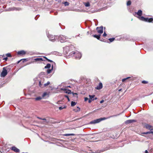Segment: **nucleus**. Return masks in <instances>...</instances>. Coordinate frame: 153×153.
Listing matches in <instances>:
<instances>
[{
  "mask_svg": "<svg viewBox=\"0 0 153 153\" xmlns=\"http://www.w3.org/2000/svg\"><path fill=\"white\" fill-rule=\"evenodd\" d=\"M69 56H74L76 59H79L81 58L82 55L81 53L78 51H72L69 53Z\"/></svg>",
  "mask_w": 153,
  "mask_h": 153,
  "instance_id": "obj_1",
  "label": "nucleus"
},
{
  "mask_svg": "<svg viewBox=\"0 0 153 153\" xmlns=\"http://www.w3.org/2000/svg\"><path fill=\"white\" fill-rule=\"evenodd\" d=\"M107 118L105 117L102 118L98 119H97L91 121L90 122V124H95L98 123L100 122L101 121L106 120Z\"/></svg>",
  "mask_w": 153,
  "mask_h": 153,
  "instance_id": "obj_2",
  "label": "nucleus"
},
{
  "mask_svg": "<svg viewBox=\"0 0 153 153\" xmlns=\"http://www.w3.org/2000/svg\"><path fill=\"white\" fill-rule=\"evenodd\" d=\"M139 18L140 20L146 22H151L153 21V19L152 18H145L143 16L139 17Z\"/></svg>",
  "mask_w": 153,
  "mask_h": 153,
  "instance_id": "obj_3",
  "label": "nucleus"
},
{
  "mask_svg": "<svg viewBox=\"0 0 153 153\" xmlns=\"http://www.w3.org/2000/svg\"><path fill=\"white\" fill-rule=\"evenodd\" d=\"M47 35L49 40L51 41L54 42L57 38V36H53V35L47 34Z\"/></svg>",
  "mask_w": 153,
  "mask_h": 153,
  "instance_id": "obj_4",
  "label": "nucleus"
},
{
  "mask_svg": "<svg viewBox=\"0 0 153 153\" xmlns=\"http://www.w3.org/2000/svg\"><path fill=\"white\" fill-rule=\"evenodd\" d=\"M7 74V70L6 67H4L3 70L1 73L0 76L1 77H4Z\"/></svg>",
  "mask_w": 153,
  "mask_h": 153,
  "instance_id": "obj_5",
  "label": "nucleus"
},
{
  "mask_svg": "<svg viewBox=\"0 0 153 153\" xmlns=\"http://www.w3.org/2000/svg\"><path fill=\"white\" fill-rule=\"evenodd\" d=\"M68 39V38L67 37L62 35H60L58 37V40L60 41L61 42H65L66 39Z\"/></svg>",
  "mask_w": 153,
  "mask_h": 153,
  "instance_id": "obj_6",
  "label": "nucleus"
},
{
  "mask_svg": "<svg viewBox=\"0 0 153 153\" xmlns=\"http://www.w3.org/2000/svg\"><path fill=\"white\" fill-rule=\"evenodd\" d=\"M70 47L67 46L64 47L63 48L64 52L65 53V54H66L67 55H68V56H69V53H68L70 51Z\"/></svg>",
  "mask_w": 153,
  "mask_h": 153,
  "instance_id": "obj_7",
  "label": "nucleus"
},
{
  "mask_svg": "<svg viewBox=\"0 0 153 153\" xmlns=\"http://www.w3.org/2000/svg\"><path fill=\"white\" fill-rule=\"evenodd\" d=\"M22 10V9L19 7H14L9 8L7 10L8 11H11L13 10L20 11Z\"/></svg>",
  "mask_w": 153,
  "mask_h": 153,
  "instance_id": "obj_8",
  "label": "nucleus"
},
{
  "mask_svg": "<svg viewBox=\"0 0 153 153\" xmlns=\"http://www.w3.org/2000/svg\"><path fill=\"white\" fill-rule=\"evenodd\" d=\"M35 62L37 63H39L43 61H45V59L43 58V57L42 58H36L34 59Z\"/></svg>",
  "mask_w": 153,
  "mask_h": 153,
  "instance_id": "obj_9",
  "label": "nucleus"
},
{
  "mask_svg": "<svg viewBox=\"0 0 153 153\" xmlns=\"http://www.w3.org/2000/svg\"><path fill=\"white\" fill-rule=\"evenodd\" d=\"M145 127L146 129L150 131L153 130V126H151L149 124H145Z\"/></svg>",
  "mask_w": 153,
  "mask_h": 153,
  "instance_id": "obj_10",
  "label": "nucleus"
},
{
  "mask_svg": "<svg viewBox=\"0 0 153 153\" xmlns=\"http://www.w3.org/2000/svg\"><path fill=\"white\" fill-rule=\"evenodd\" d=\"M97 30L98 33L100 34L102 33L103 32V27L101 26L99 27H97Z\"/></svg>",
  "mask_w": 153,
  "mask_h": 153,
  "instance_id": "obj_11",
  "label": "nucleus"
},
{
  "mask_svg": "<svg viewBox=\"0 0 153 153\" xmlns=\"http://www.w3.org/2000/svg\"><path fill=\"white\" fill-rule=\"evenodd\" d=\"M136 121V120H126L125 123L126 124H129Z\"/></svg>",
  "mask_w": 153,
  "mask_h": 153,
  "instance_id": "obj_12",
  "label": "nucleus"
},
{
  "mask_svg": "<svg viewBox=\"0 0 153 153\" xmlns=\"http://www.w3.org/2000/svg\"><path fill=\"white\" fill-rule=\"evenodd\" d=\"M17 54L19 55H24L26 54V52L24 50H22L17 52Z\"/></svg>",
  "mask_w": 153,
  "mask_h": 153,
  "instance_id": "obj_13",
  "label": "nucleus"
},
{
  "mask_svg": "<svg viewBox=\"0 0 153 153\" xmlns=\"http://www.w3.org/2000/svg\"><path fill=\"white\" fill-rule=\"evenodd\" d=\"M12 150L16 152H19V150L15 146H13L11 148Z\"/></svg>",
  "mask_w": 153,
  "mask_h": 153,
  "instance_id": "obj_14",
  "label": "nucleus"
},
{
  "mask_svg": "<svg viewBox=\"0 0 153 153\" xmlns=\"http://www.w3.org/2000/svg\"><path fill=\"white\" fill-rule=\"evenodd\" d=\"M102 87V83L100 82L99 85L96 88L97 89L99 90L101 89Z\"/></svg>",
  "mask_w": 153,
  "mask_h": 153,
  "instance_id": "obj_15",
  "label": "nucleus"
},
{
  "mask_svg": "<svg viewBox=\"0 0 153 153\" xmlns=\"http://www.w3.org/2000/svg\"><path fill=\"white\" fill-rule=\"evenodd\" d=\"M135 14L139 16H141L142 14V11L141 10H139L137 13H135Z\"/></svg>",
  "mask_w": 153,
  "mask_h": 153,
  "instance_id": "obj_16",
  "label": "nucleus"
},
{
  "mask_svg": "<svg viewBox=\"0 0 153 153\" xmlns=\"http://www.w3.org/2000/svg\"><path fill=\"white\" fill-rule=\"evenodd\" d=\"M89 97H90V99L92 100H94V99L96 100L97 99L96 98L94 99V98L95 97V96L94 95H89Z\"/></svg>",
  "mask_w": 153,
  "mask_h": 153,
  "instance_id": "obj_17",
  "label": "nucleus"
},
{
  "mask_svg": "<svg viewBox=\"0 0 153 153\" xmlns=\"http://www.w3.org/2000/svg\"><path fill=\"white\" fill-rule=\"evenodd\" d=\"M93 36L95 38H97L99 40L100 38V35H93Z\"/></svg>",
  "mask_w": 153,
  "mask_h": 153,
  "instance_id": "obj_18",
  "label": "nucleus"
},
{
  "mask_svg": "<svg viewBox=\"0 0 153 153\" xmlns=\"http://www.w3.org/2000/svg\"><path fill=\"white\" fill-rule=\"evenodd\" d=\"M84 4L85 5V6L86 7H88L90 6V4L89 2H85L84 3Z\"/></svg>",
  "mask_w": 153,
  "mask_h": 153,
  "instance_id": "obj_19",
  "label": "nucleus"
},
{
  "mask_svg": "<svg viewBox=\"0 0 153 153\" xmlns=\"http://www.w3.org/2000/svg\"><path fill=\"white\" fill-rule=\"evenodd\" d=\"M51 65L50 64H47L45 66V68H49L51 67Z\"/></svg>",
  "mask_w": 153,
  "mask_h": 153,
  "instance_id": "obj_20",
  "label": "nucleus"
},
{
  "mask_svg": "<svg viewBox=\"0 0 153 153\" xmlns=\"http://www.w3.org/2000/svg\"><path fill=\"white\" fill-rule=\"evenodd\" d=\"M80 108L78 107H77L76 108L73 110L75 112H78L80 111Z\"/></svg>",
  "mask_w": 153,
  "mask_h": 153,
  "instance_id": "obj_21",
  "label": "nucleus"
},
{
  "mask_svg": "<svg viewBox=\"0 0 153 153\" xmlns=\"http://www.w3.org/2000/svg\"><path fill=\"white\" fill-rule=\"evenodd\" d=\"M42 79L41 81L39 82V85L40 87H42V86L43 85V82L42 81Z\"/></svg>",
  "mask_w": 153,
  "mask_h": 153,
  "instance_id": "obj_22",
  "label": "nucleus"
},
{
  "mask_svg": "<svg viewBox=\"0 0 153 153\" xmlns=\"http://www.w3.org/2000/svg\"><path fill=\"white\" fill-rule=\"evenodd\" d=\"M43 58H44V59H45V60H47V61H48V62H53V61L51 60H50L48 59L46 57H45V56H44L43 57Z\"/></svg>",
  "mask_w": 153,
  "mask_h": 153,
  "instance_id": "obj_23",
  "label": "nucleus"
},
{
  "mask_svg": "<svg viewBox=\"0 0 153 153\" xmlns=\"http://www.w3.org/2000/svg\"><path fill=\"white\" fill-rule=\"evenodd\" d=\"M131 77H127L126 78H124V79H122V81L123 82H125L126 80H127L129 79H130L131 78Z\"/></svg>",
  "mask_w": 153,
  "mask_h": 153,
  "instance_id": "obj_24",
  "label": "nucleus"
},
{
  "mask_svg": "<svg viewBox=\"0 0 153 153\" xmlns=\"http://www.w3.org/2000/svg\"><path fill=\"white\" fill-rule=\"evenodd\" d=\"M74 135L75 134H64V135L65 136H74Z\"/></svg>",
  "mask_w": 153,
  "mask_h": 153,
  "instance_id": "obj_25",
  "label": "nucleus"
},
{
  "mask_svg": "<svg viewBox=\"0 0 153 153\" xmlns=\"http://www.w3.org/2000/svg\"><path fill=\"white\" fill-rule=\"evenodd\" d=\"M53 68H51V69H48L47 70V73L48 74H50L51 72V71L53 70Z\"/></svg>",
  "mask_w": 153,
  "mask_h": 153,
  "instance_id": "obj_26",
  "label": "nucleus"
},
{
  "mask_svg": "<svg viewBox=\"0 0 153 153\" xmlns=\"http://www.w3.org/2000/svg\"><path fill=\"white\" fill-rule=\"evenodd\" d=\"M42 99V97H41L40 96L37 97L35 98V100H36L38 101L39 100Z\"/></svg>",
  "mask_w": 153,
  "mask_h": 153,
  "instance_id": "obj_27",
  "label": "nucleus"
},
{
  "mask_svg": "<svg viewBox=\"0 0 153 153\" xmlns=\"http://www.w3.org/2000/svg\"><path fill=\"white\" fill-rule=\"evenodd\" d=\"M76 104V103L75 102L72 101L71 103V105L72 106H74Z\"/></svg>",
  "mask_w": 153,
  "mask_h": 153,
  "instance_id": "obj_28",
  "label": "nucleus"
},
{
  "mask_svg": "<svg viewBox=\"0 0 153 153\" xmlns=\"http://www.w3.org/2000/svg\"><path fill=\"white\" fill-rule=\"evenodd\" d=\"M63 4H64L65 6H68L69 5V3L67 1H65L64 2H63Z\"/></svg>",
  "mask_w": 153,
  "mask_h": 153,
  "instance_id": "obj_29",
  "label": "nucleus"
},
{
  "mask_svg": "<svg viewBox=\"0 0 153 153\" xmlns=\"http://www.w3.org/2000/svg\"><path fill=\"white\" fill-rule=\"evenodd\" d=\"M115 39V38H109L108 39V40L110 41V42H112Z\"/></svg>",
  "mask_w": 153,
  "mask_h": 153,
  "instance_id": "obj_30",
  "label": "nucleus"
},
{
  "mask_svg": "<svg viewBox=\"0 0 153 153\" xmlns=\"http://www.w3.org/2000/svg\"><path fill=\"white\" fill-rule=\"evenodd\" d=\"M131 4V2L130 1H128L127 2V6H129Z\"/></svg>",
  "mask_w": 153,
  "mask_h": 153,
  "instance_id": "obj_31",
  "label": "nucleus"
},
{
  "mask_svg": "<svg viewBox=\"0 0 153 153\" xmlns=\"http://www.w3.org/2000/svg\"><path fill=\"white\" fill-rule=\"evenodd\" d=\"M50 84V82L49 81H48L47 83L44 84V86L45 87Z\"/></svg>",
  "mask_w": 153,
  "mask_h": 153,
  "instance_id": "obj_32",
  "label": "nucleus"
},
{
  "mask_svg": "<svg viewBox=\"0 0 153 153\" xmlns=\"http://www.w3.org/2000/svg\"><path fill=\"white\" fill-rule=\"evenodd\" d=\"M47 95L46 92H44L42 95V97L43 98Z\"/></svg>",
  "mask_w": 153,
  "mask_h": 153,
  "instance_id": "obj_33",
  "label": "nucleus"
},
{
  "mask_svg": "<svg viewBox=\"0 0 153 153\" xmlns=\"http://www.w3.org/2000/svg\"><path fill=\"white\" fill-rule=\"evenodd\" d=\"M52 62V68H53L54 66H55V63L53 62Z\"/></svg>",
  "mask_w": 153,
  "mask_h": 153,
  "instance_id": "obj_34",
  "label": "nucleus"
},
{
  "mask_svg": "<svg viewBox=\"0 0 153 153\" xmlns=\"http://www.w3.org/2000/svg\"><path fill=\"white\" fill-rule=\"evenodd\" d=\"M6 56L8 57H11V55L10 53H7L6 54Z\"/></svg>",
  "mask_w": 153,
  "mask_h": 153,
  "instance_id": "obj_35",
  "label": "nucleus"
},
{
  "mask_svg": "<svg viewBox=\"0 0 153 153\" xmlns=\"http://www.w3.org/2000/svg\"><path fill=\"white\" fill-rule=\"evenodd\" d=\"M66 108L65 107H62V106H61V107H59V110H62V109H63V108Z\"/></svg>",
  "mask_w": 153,
  "mask_h": 153,
  "instance_id": "obj_36",
  "label": "nucleus"
},
{
  "mask_svg": "<svg viewBox=\"0 0 153 153\" xmlns=\"http://www.w3.org/2000/svg\"><path fill=\"white\" fill-rule=\"evenodd\" d=\"M148 82L147 81L143 80L142 82V83L143 84H146Z\"/></svg>",
  "mask_w": 153,
  "mask_h": 153,
  "instance_id": "obj_37",
  "label": "nucleus"
},
{
  "mask_svg": "<svg viewBox=\"0 0 153 153\" xmlns=\"http://www.w3.org/2000/svg\"><path fill=\"white\" fill-rule=\"evenodd\" d=\"M66 92L68 93V94H71V91L70 90H68Z\"/></svg>",
  "mask_w": 153,
  "mask_h": 153,
  "instance_id": "obj_38",
  "label": "nucleus"
},
{
  "mask_svg": "<svg viewBox=\"0 0 153 153\" xmlns=\"http://www.w3.org/2000/svg\"><path fill=\"white\" fill-rule=\"evenodd\" d=\"M65 97L67 98L68 100L69 101H70V99L68 95H65Z\"/></svg>",
  "mask_w": 153,
  "mask_h": 153,
  "instance_id": "obj_39",
  "label": "nucleus"
},
{
  "mask_svg": "<svg viewBox=\"0 0 153 153\" xmlns=\"http://www.w3.org/2000/svg\"><path fill=\"white\" fill-rule=\"evenodd\" d=\"M62 0H55L56 1L58 2L59 3H60L61 2Z\"/></svg>",
  "mask_w": 153,
  "mask_h": 153,
  "instance_id": "obj_40",
  "label": "nucleus"
},
{
  "mask_svg": "<svg viewBox=\"0 0 153 153\" xmlns=\"http://www.w3.org/2000/svg\"><path fill=\"white\" fill-rule=\"evenodd\" d=\"M107 35V34L106 33H105V32H104L103 35V36H106Z\"/></svg>",
  "mask_w": 153,
  "mask_h": 153,
  "instance_id": "obj_41",
  "label": "nucleus"
},
{
  "mask_svg": "<svg viewBox=\"0 0 153 153\" xmlns=\"http://www.w3.org/2000/svg\"><path fill=\"white\" fill-rule=\"evenodd\" d=\"M21 60H23V62H24L26 61V59H21Z\"/></svg>",
  "mask_w": 153,
  "mask_h": 153,
  "instance_id": "obj_42",
  "label": "nucleus"
},
{
  "mask_svg": "<svg viewBox=\"0 0 153 153\" xmlns=\"http://www.w3.org/2000/svg\"><path fill=\"white\" fill-rule=\"evenodd\" d=\"M146 134H151V131H147V132H146Z\"/></svg>",
  "mask_w": 153,
  "mask_h": 153,
  "instance_id": "obj_43",
  "label": "nucleus"
},
{
  "mask_svg": "<svg viewBox=\"0 0 153 153\" xmlns=\"http://www.w3.org/2000/svg\"><path fill=\"white\" fill-rule=\"evenodd\" d=\"M88 100V98L87 97H85V101H86Z\"/></svg>",
  "mask_w": 153,
  "mask_h": 153,
  "instance_id": "obj_44",
  "label": "nucleus"
},
{
  "mask_svg": "<svg viewBox=\"0 0 153 153\" xmlns=\"http://www.w3.org/2000/svg\"><path fill=\"white\" fill-rule=\"evenodd\" d=\"M92 100L91 99L89 98V99L88 100V102L89 103H90L91 101H92Z\"/></svg>",
  "mask_w": 153,
  "mask_h": 153,
  "instance_id": "obj_45",
  "label": "nucleus"
},
{
  "mask_svg": "<svg viewBox=\"0 0 153 153\" xmlns=\"http://www.w3.org/2000/svg\"><path fill=\"white\" fill-rule=\"evenodd\" d=\"M104 101V100H101V101L100 102V103H102Z\"/></svg>",
  "mask_w": 153,
  "mask_h": 153,
  "instance_id": "obj_46",
  "label": "nucleus"
},
{
  "mask_svg": "<svg viewBox=\"0 0 153 153\" xmlns=\"http://www.w3.org/2000/svg\"><path fill=\"white\" fill-rule=\"evenodd\" d=\"M4 59L5 61H6L7 59V57H5V58H4V59Z\"/></svg>",
  "mask_w": 153,
  "mask_h": 153,
  "instance_id": "obj_47",
  "label": "nucleus"
},
{
  "mask_svg": "<svg viewBox=\"0 0 153 153\" xmlns=\"http://www.w3.org/2000/svg\"><path fill=\"white\" fill-rule=\"evenodd\" d=\"M101 151H97L96 153H100Z\"/></svg>",
  "mask_w": 153,
  "mask_h": 153,
  "instance_id": "obj_48",
  "label": "nucleus"
},
{
  "mask_svg": "<svg viewBox=\"0 0 153 153\" xmlns=\"http://www.w3.org/2000/svg\"><path fill=\"white\" fill-rule=\"evenodd\" d=\"M42 120H44L45 121H46V119L45 118L42 119Z\"/></svg>",
  "mask_w": 153,
  "mask_h": 153,
  "instance_id": "obj_49",
  "label": "nucleus"
},
{
  "mask_svg": "<svg viewBox=\"0 0 153 153\" xmlns=\"http://www.w3.org/2000/svg\"><path fill=\"white\" fill-rule=\"evenodd\" d=\"M37 118L39 119H40V120H42V118H41L40 117H37Z\"/></svg>",
  "mask_w": 153,
  "mask_h": 153,
  "instance_id": "obj_50",
  "label": "nucleus"
},
{
  "mask_svg": "<svg viewBox=\"0 0 153 153\" xmlns=\"http://www.w3.org/2000/svg\"><path fill=\"white\" fill-rule=\"evenodd\" d=\"M117 115H114V116H111V117H108V118L110 117H114V116H117Z\"/></svg>",
  "mask_w": 153,
  "mask_h": 153,
  "instance_id": "obj_51",
  "label": "nucleus"
},
{
  "mask_svg": "<svg viewBox=\"0 0 153 153\" xmlns=\"http://www.w3.org/2000/svg\"><path fill=\"white\" fill-rule=\"evenodd\" d=\"M145 153H148V152L147 150H145Z\"/></svg>",
  "mask_w": 153,
  "mask_h": 153,
  "instance_id": "obj_52",
  "label": "nucleus"
},
{
  "mask_svg": "<svg viewBox=\"0 0 153 153\" xmlns=\"http://www.w3.org/2000/svg\"><path fill=\"white\" fill-rule=\"evenodd\" d=\"M21 60H20L17 63H19L21 61Z\"/></svg>",
  "mask_w": 153,
  "mask_h": 153,
  "instance_id": "obj_53",
  "label": "nucleus"
},
{
  "mask_svg": "<svg viewBox=\"0 0 153 153\" xmlns=\"http://www.w3.org/2000/svg\"><path fill=\"white\" fill-rule=\"evenodd\" d=\"M142 134H146V132L142 133Z\"/></svg>",
  "mask_w": 153,
  "mask_h": 153,
  "instance_id": "obj_54",
  "label": "nucleus"
},
{
  "mask_svg": "<svg viewBox=\"0 0 153 153\" xmlns=\"http://www.w3.org/2000/svg\"><path fill=\"white\" fill-rule=\"evenodd\" d=\"M121 90H122V89H119V91H121Z\"/></svg>",
  "mask_w": 153,
  "mask_h": 153,
  "instance_id": "obj_55",
  "label": "nucleus"
},
{
  "mask_svg": "<svg viewBox=\"0 0 153 153\" xmlns=\"http://www.w3.org/2000/svg\"><path fill=\"white\" fill-rule=\"evenodd\" d=\"M151 133L153 134V131H151Z\"/></svg>",
  "mask_w": 153,
  "mask_h": 153,
  "instance_id": "obj_56",
  "label": "nucleus"
},
{
  "mask_svg": "<svg viewBox=\"0 0 153 153\" xmlns=\"http://www.w3.org/2000/svg\"><path fill=\"white\" fill-rule=\"evenodd\" d=\"M48 122H46V123H48Z\"/></svg>",
  "mask_w": 153,
  "mask_h": 153,
  "instance_id": "obj_57",
  "label": "nucleus"
},
{
  "mask_svg": "<svg viewBox=\"0 0 153 153\" xmlns=\"http://www.w3.org/2000/svg\"><path fill=\"white\" fill-rule=\"evenodd\" d=\"M4 56V55H3V56Z\"/></svg>",
  "mask_w": 153,
  "mask_h": 153,
  "instance_id": "obj_58",
  "label": "nucleus"
},
{
  "mask_svg": "<svg viewBox=\"0 0 153 153\" xmlns=\"http://www.w3.org/2000/svg\"><path fill=\"white\" fill-rule=\"evenodd\" d=\"M36 17L35 18V19L36 20Z\"/></svg>",
  "mask_w": 153,
  "mask_h": 153,
  "instance_id": "obj_59",
  "label": "nucleus"
},
{
  "mask_svg": "<svg viewBox=\"0 0 153 153\" xmlns=\"http://www.w3.org/2000/svg\"><path fill=\"white\" fill-rule=\"evenodd\" d=\"M102 40H101V41H102Z\"/></svg>",
  "mask_w": 153,
  "mask_h": 153,
  "instance_id": "obj_60",
  "label": "nucleus"
},
{
  "mask_svg": "<svg viewBox=\"0 0 153 153\" xmlns=\"http://www.w3.org/2000/svg\"><path fill=\"white\" fill-rule=\"evenodd\" d=\"M102 40H101V41H102Z\"/></svg>",
  "mask_w": 153,
  "mask_h": 153,
  "instance_id": "obj_61",
  "label": "nucleus"
}]
</instances>
